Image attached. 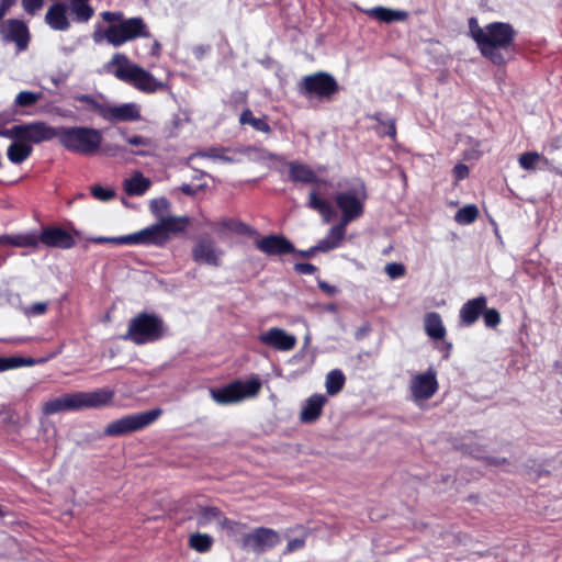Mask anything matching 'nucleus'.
<instances>
[{"label": "nucleus", "instance_id": "f03ea898", "mask_svg": "<svg viewBox=\"0 0 562 562\" xmlns=\"http://www.w3.org/2000/svg\"><path fill=\"white\" fill-rule=\"evenodd\" d=\"M103 69L144 93H155L167 88L165 82L156 79L149 71L134 64L122 53L114 54L111 60L103 66Z\"/></svg>", "mask_w": 562, "mask_h": 562}, {"label": "nucleus", "instance_id": "0eeeda50", "mask_svg": "<svg viewBox=\"0 0 562 562\" xmlns=\"http://www.w3.org/2000/svg\"><path fill=\"white\" fill-rule=\"evenodd\" d=\"M161 414L162 411L160 408H155L139 414L124 416L108 424L104 428V434L106 436L116 437L137 431L154 423Z\"/></svg>", "mask_w": 562, "mask_h": 562}, {"label": "nucleus", "instance_id": "a878e982", "mask_svg": "<svg viewBox=\"0 0 562 562\" xmlns=\"http://www.w3.org/2000/svg\"><path fill=\"white\" fill-rule=\"evenodd\" d=\"M151 181L144 177L142 172L135 171L123 182L124 191L128 195H143L150 187Z\"/></svg>", "mask_w": 562, "mask_h": 562}, {"label": "nucleus", "instance_id": "6e6d98bb", "mask_svg": "<svg viewBox=\"0 0 562 562\" xmlns=\"http://www.w3.org/2000/svg\"><path fill=\"white\" fill-rule=\"evenodd\" d=\"M452 173L456 181L463 180L469 176V167L464 164H458L454 166Z\"/></svg>", "mask_w": 562, "mask_h": 562}, {"label": "nucleus", "instance_id": "8fccbe9b", "mask_svg": "<svg viewBox=\"0 0 562 562\" xmlns=\"http://www.w3.org/2000/svg\"><path fill=\"white\" fill-rule=\"evenodd\" d=\"M217 527L222 530H225L228 536H234L239 531V528L241 527L240 524L227 519L224 515L220 519Z\"/></svg>", "mask_w": 562, "mask_h": 562}, {"label": "nucleus", "instance_id": "f704fd0d", "mask_svg": "<svg viewBox=\"0 0 562 562\" xmlns=\"http://www.w3.org/2000/svg\"><path fill=\"white\" fill-rule=\"evenodd\" d=\"M213 228L218 234H222L226 231L234 232L237 234H246L249 232V227L246 224H244L243 222H239L237 220L228 218V217H225V218L220 220L218 222H215L213 224Z\"/></svg>", "mask_w": 562, "mask_h": 562}, {"label": "nucleus", "instance_id": "5701e85b", "mask_svg": "<svg viewBox=\"0 0 562 562\" xmlns=\"http://www.w3.org/2000/svg\"><path fill=\"white\" fill-rule=\"evenodd\" d=\"M485 307L486 297L483 295L469 300L460 310L461 322L467 326L474 324Z\"/></svg>", "mask_w": 562, "mask_h": 562}, {"label": "nucleus", "instance_id": "9b49d317", "mask_svg": "<svg viewBox=\"0 0 562 562\" xmlns=\"http://www.w3.org/2000/svg\"><path fill=\"white\" fill-rule=\"evenodd\" d=\"M191 256L198 265L220 267L224 257V250L216 245L214 239L200 237L192 247Z\"/></svg>", "mask_w": 562, "mask_h": 562}, {"label": "nucleus", "instance_id": "79ce46f5", "mask_svg": "<svg viewBox=\"0 0 562 562\" xmlns=\"http://www.w3.org/2000/svg\"><path fill=\"white\" fill-rule=\"evenodd\" d=\"M479 215V210L475 205L469 204L460 209L456 215L454 220L457 223L461 225H469L473 223Z\"/></svg>", "mask_w": 562, "mask_h": 562}, {"label": "nucleus", "instance_id": "473e14b6", "mask_svg": "<svg viewBox=\"0 0 562 562\" xmlns=\"http://www.w3.org/2000/svg\"><path fill=\"white\" fill-rule=\"evenodd\" d=\"M189 217L187 216H166L161 217L159 221L160 226L164 227L165 233L167 236L170 237V234H177L186 231L187 226L189 225Z\"/></svg>", "mask_w": 562, "mask_h": 562}, {"label": "nucleus", "instance_id": "9d476101", "mask_svg": "<svg viewBox=\"0 0 562 562\" xmlns=\"http://www.w3.org/2000/svg\"><path fill=\"white\" fill-rule=\"evenodd\" d=\"M409 392L415 403L427 401L438 391L437 371L428 368L422 373H414L409 380Z\"/></svg>", "mask_w": 562, "mask_h": 562}, {"label": "nucleus", "instance_id": "680f3d73", "mask_svg": "<svg viewBox=\"0 0 562 562\" xmlns=\"http://www.w3.org/2000/svg\"><path fill=\"white\" fill-rule=\"evenodd\" d=\"M14 369L13 357L2 358L0 357V372Z\"/></svg>", "mask_w": 562, "mask_h": 562}, {"label": "nucleus", "instance_id": "864d4df0", "mask_svg": "<svg viewBox=\"0 0 562 562\" xmlns=\"http://www.w3.org/2000/svg\"><path fill=\"white\" fill-rule=\"evenodd\" d=\"M21 135H22V124L14 125L11 128L0 131V136L13 139L14 142L21 140Z\"/></svg>", "mask_w": 562, "mask_h": 562}, {"label": "nucleus", "instance_id": "c756f323", "mask_svg": "<svg viewBox=\"0 0 562 562\" xmlns=\"http://www.w3.org/2000/svg\"><path fill=\"white\" fill-rule=\"evenodd\" d=\"M424 327L426 334L432 339L440 340L446 336V328L438 313L431 312L426 314L424 317Z\"/></svg>", "mask_w": 562, "mask_h": 562}, {"label": "nucleus", "instance_id": "423d86ee", "mask_svg": "<svg viewBox=\"0 0 562 562\" xmlns=\"http://www.w3.org/2000/svg\"><path fill=\"white\" fill-rule=\"evenodd\" d=\"M165 326L160 317L155 314L140 313L128 323V328L123 339L136 345H145L156 341L164 336Z\"/></svg>", "mask_w": 562, "mask_h": 562}, {"label": "nucleus", "instance_id": "f3484780", "mask_svg": "<svg viewBox=\"0 0 562 562\" xmlns=\"http://www.w3.org/2000/svg\"><path fill=\"white\" fill-rule=\"evenodd\" d=\"M0 32L7 42L15 43L19 50L27 47L30 34L27 26L20 20L10 19L0 26Z\"/></svg>", "mask_w": 562, "mask_h": 562}, {"label": "nucleus", "instance_id": "37998d69", "mask_svg": "<svg viewBox=\"0 0 562 562\" xmlns=\"http://www.w3.org/2000/svg\"><path fill=\"white\" fill-rule=\"evenodd\" d=\"M43 97L42 92L33 91H21L15 98V104L18 106H31L35 104Z\"/></svg>", "mask_w": 562, "mask_h": 562}, {"label": "nucleus", "instance_id": "cd10ccee", "mask_svg": "<svg viewBox=\"0 0 562 562\" xmlns=\"http://www.w3.org/2000/svg\"><path fill=\"white\" fill-rule=\"evenodd\" d=\"M518 162L520 167L528 171L536 169H551L550 161L537 151H527L519 156Z\"/></svg>", "mask_w": 562, "mask_h": 562}, {"label": "nucleus", "instance_id": "49530a36", "mask_svg": "<svg viewBox=\"0 0 562 562\" xmlns=\"http://www.w3.org/2000/svg\"><path fill=\"white\" fill-rule=\"evenodd\" d=\"M48 310L47 302H36L23 308V314L26 317H34L44 315Z\"/></svg>", "mask_w": 562, "mask_h": 562}, {"label": "nucleus", "instance_id": "c85d7f7f", "mask_svg": "<svg viewBox=\"0 0 562 562\" xmlns=\"http://www.w3.org/2000/svg\"><path fill=\"white\" fill-rule=\"evenodd\" d=\"M346 226L347 225L339 223L331 227L328 235L317 244L318 250L326 252L337 248L345 237Z\"/></svg>", "mask_w": 562, "mask_h": 562}, {"label": "nucleus", "instance_id": "a18cd8bd", "mask_svg": "<svg viewBox=\"0 0 562 562\" xmlns=\"http://www.w3.org/2000/svg\"><path fill=\"white\" fill-rule=\"evenodd\" d=\"M90 192L94 199L102 202H108L115 196L114 190L111 188H104L100 184L92 186Z\"/></svg>", "mask_w": 562, "mask_h": 562}, {"label": "nucleus", "instance_id": "4be33fe9", "mask_svg": "<svg viewBox=\"0 0 562 562\" xmlns=\"http://www.w3.org/2000/svg\"><path fill=\"white\" fill-rule=\"evenodd\" d=\"M327 398L323 394H313L303 404L300 419L302 423L311 424L319 418Z\"/></svg>", "mask_w": 562, "mask_h": 562}, {"label": "nucleus", "instance_id": "774afa93", "mask_svg": "<svg viewBox=\"0 0 562 562\" xmlns=\"http://www.w3.org/2000/svg\"><path fill=\"white\" fill-rule=\"evenodd\" d=\"M387 135H390L392 138L395 137V125L393 122H391V124L389 125V130H387Z\"/></svg>", "mask_w": 562, "mask_h": 562}, {"label": "nucleus", "instance_id": "e433bc0d", "mask_svg": "<svg viewBox=\"0 0 562 562\" xmlns=\"http://www.w3.org/2000/svg\"><path fill=\"white\" fill-rule=\"evenodd\" d=\"M120 134L122 135V137L125 139V142L128 145L140 148L137 150H131L132 154L138 155V156H147L148 155V150H146L144 148H148L151 146V142L149 138L140 136V135L130 136L126 134V132L124 130H120Z\"/></svg>", "mask_w": 562, "mask_h": 562}, {"label": "nucleus", "instance_id": "09e8293b", "mask_svg": "<svg viewBox=\"0 0 562 562\" xmlns=\"http://www.w3.org/2000/svg\"><path fill=\"white\" fill-rule=\"evenodd\" d=\"M169 209V202L165 198L155 199L150 202L151 212L159 218L165 217L164 214Z\"/></svg>", "mask_w": 562, "mask_h": 562}, {"label": "nucleus", "instance_id": "20e7f679", "mask_svg": "<svg viewBox=\"0 0 562 562\" xmlns=\"http://www.w3.org/2000/svg\"><path fill=\"white\" fill-rule=\"evenodd\" d=\"M113 398L114 391L110 389L64 393L60 396L46 401L42 406V413L49 416L70 411L101 408L108 406Z\"/></svg>", "mask_w": 562, "mask_h": 562}, {"label": "nucleus", "instance_id": "2eb2a0df", "mask_svg": "<svg viewBox=\"0 0 562 562\" xmlns=\"http://www.w3.org/2000/svg\"><path fill=\"white\" fill-rule=\"evenodd\" d=\"M58 137V128L48 125L46 122L37 121L22 124L21 140L26 144H38Z\"/></svg>", "mask_w": 562, "mask_h": 562}, {"label": "nucleus", "instance_id": "b1692460", "mask_svg": "<svg viewBox=\"0 0 562 562\" xmlns=\"http://www.w3.org/2000/svg\"><path fill=\"white\" fill-rule=\"evenodd\" d=\"M289 166V177L294 182L302 183H325V181L318 180L314 170L304 164L297 161H290Z\"/></svg>", "mask_w": 562, "mask_h": 562}, {"label": "nucleus", "instance_id": "ddd939ff", "mask_svg": "<svg viewBox=\"0 0 562 562\" xmlns=\"http://www.w3.org/2000/svg\"><path fill=\"white\" fill-rule=\"evenodd\" d=\"M280 542V536L270 528L259 527L243 538V547L255 552H265Z\"/></svg>", "mask_w": 562, "mask_h": 562}, {"label": "nucleus", "instance_id": "7ed1b4c3", "mask_svg": "<svg viewBox=\"0 0 562 562\" xmlns=\"http://www.w3.org/2000/svg\"><path fill=\"white\" fill-rule=\"evenodd\" d=\"M102 19L109 23L103 34L95 32L93 34L94 42L102 38L114 47L122 46L126 42H131L137 37H149L148 27L145 21L139 18L125 19L120 11H104L101 13Z\"/></svg>", "mask_w": 562, "mask_h": 562}, {"label": "nucleus", "instance_id": "58836bf2", "mask_svg": "<svg viewBox=\"0 0 562 562\" xmlns=\"http://www.w3.org/2000/svg\"><path fill=\"white\" fill-rule=\"evenodd\" d=\"M239 122L241 124H249L251 125L256 131L262 132V133H270L271 128L269 124L266 122L265 119L261 117H255L252 115V112L250 110H245L240 114Z\"/></svg>", "mask_w": 562, "mask_h": 562}, {"label": "nucleus", "instance_id": "72a5a7b5", "mask_svg": "<svg viewBox=\"0 0 562 562\" xmlns=\"http://www.w3.org/2000/svg\"><path fill=\"white\" fill-rule=\"evenodd\" d=\"M307 205L317 211L323 216L325 223L331 220L334 214L331 205L327 201L319 199L315 191L310 193Z\"/></svg>", "mask_w": 562, "mask_h": 562}, {"label": "nucleus", "instance_id": "6ab92c4d", "mask_svg": "<svg viewBox=\"0 0 562 562\" xmlns=\"http://www.w3.org/2000/svg\"><path fill=\"white\" fill-rule=\"evenodd\" d=\"M105 121L116 122H134L140 120V108L136 103H124L120 105H106L103 112Z\"/></svg>", "mask_w": 562, "mask_h": 562}, {"label": "nucleus", "instance_id": "4d7b16f0", "mask_svg": "<svg viewBox=\"0 0 562 562\" xmlns=\"http://www.w3.org/2000/svg\"><path fill=\"white\" fill-rule=\"evenodd\" d=\"M103 151L110 157H119L123 155L126 149L120 145L109 144L103 148Z\"/></svg>", "mask_w": 562, "mask_h": 562}, {"label": "nucleus", "instance_id": "4468645a", "mask_svg": "<svg viewBox=\"0 0 562 562\" xmlns=\"http://www.w3.org/2000/svg\"><path fill=\"white\" fill-rule=\"evenodd\" d=\"M168 240L169 236L166 235L164 227L158 222L136 233L125 235L123 241H126V245L164 246Z\"/></svg>", "mask_w": 562, "mask_h": 562}, {"label": "nucleus", "instance_id": "ea45409f", "mask_svg": "<svg viewBox=\"0 0 562 562\" xmlns=\"http://www.w3.org/2000/svg\"><path fill=\"white\" fill-rule=\"evenodd\" d=\"M345 384V376L340 370H333L326 376V391L335 395L341 391Z\"/></svg>", "mask_w": 562, "mask_h": 562}, {"label": "nucleus", "instance_id": "13d9d810", "mask_svg": "<svg viewBox=\"0 0 562 562\" xmlns=\"http://www.w3.org/2000/svg\"><path fill=\"white\" fill-rule=\"evenodd\" d=\"M125 239V236H119V237H98L94 238V243L102 244V243H110L115 245H126V241H123Z\"/></svg>", "mask_w": 562, "mask_h": 562}, {"label": "nucleus", "instance_id": "f257e3e1", "mask_svg": "<svg viewBox=\"0 0 562 562\" xmlns=\"http://www.w3.org/2000/svg\"><path fill=\"white\" fill-rule=\"evenodd\" d=\"M469 32L483 57L495 65H504L514 50L516 31L509 23L492 22L480 26L475 18L469 20Z\"/></svg>", "mask_w": 562, "mask_h": 562}, {"label": "nucleus", "instance_id": "f8f14e48", "mask_svg": "<svg viewBox=\"0 0 562 562\" xmlns=\"http://www.w3.org/2000/svg\"><path fill=\"white\" fill-rule=\"evenodd\" d=\"M338 89L335 78L325 72H317L303 78L301 90L305 94H315L319 98L329 97Z\"/></svg>", "mask_w": 562, "mask_h": 562}, {"label": "nucleus", "instance_id": "dca6fc26", "mask_svg": "<svg viewBox=\"0 0 562 562\" xmlns=\"http://www.w3.org/2000/svg\"><path fill=\"white\" fill-rule=\"evenodd\" d=\"M259 340L276 350L290 351L296 345V337L279 327H272L259 335Z\"/></svg>", "mask_w": 562, "mask_h": 562}, {"label": "nucleus", "instance_id": "6e6552de", "mask_svg": "<svg viewBox=\"0 0 562 562\" xmlns=\"http://www.w3.org/2000/svg\"><path fill=\"white\" fill-rule=\"evenodd\" d=\"M261 383L258 379L246 382L235 381L222 389H211V397L218 404L226 405L237 403L247 397H254L260 391Z\"/></svg>", "mask_w": 562, "mask_h": 562}, {"label": "nucleus", "instance_id": "69168bd1", "mask_svg": "<svg viewBox=\"0 0 562 562\" xmlns=\"http://www.w3.org/2000/svg\"><path fill=\"white\" fill-rule=\"evenodd\" d=\"M317 251H319V250H318L317 245H316V246L310 248L308 250L301 251L300 255L303 256V257H310V256L314 255Z\"/></svg>", "mask_w": 562, "mask_h": 562}, {"label": "nucleus", "instance_id": "bb28decb", "mask_svg": "<svg viewBox=\"0 0 562 562\" xmlns=\"http://www.w3.org/2000/svg\"><path fill=\"white\" fill-rule=\"evenodd\" d=\"M366 13L381 22L392 23L395 21H405L408 13L404 10H393L385 7H375L366 11Z\"/></svg>", "mask_w": 562, "mask_h": 562}, {"label": "nucleus", "instance_id": "e2e57ef3", "mask_svg": "<svg viewBox=\"0 0 562 562\" xmlns=\"http://www.w3.org/2000/svg\"><path fill=\"white\" fill-rule=\"evenodd\" d=\"M15 2V0H1L0 3V20L4 16L9 8Z\"/></svg>", "mask_w": 562, "mask_h": 562}, {"label": "nucleus", "instance_id": "338daca9", "mask_svg": "<svg viewBox=\"0 0 562 562\" xmlns=\"http://www.w3.org/2000/svg\"><path fill=\"white\" fill-rule=\"evenodd\" d=\"M180 189L187 195H193L195 193L194 190L191 188V186L186 184V183L182 184Z\"/></svg>", "mask_w": 562, "mask_h": 562}, {"label": "nucleus", "instance_id": "a211bd4d", "mask_svg": "<svg viewBox=\"0 0 562 562\" xmlns=\"http://www.w3.org/2000/svg\"><path fill=\"white\" fill-rule=\"evenodd\" d=\"M46 247L69 249L76 245L75 238L60 227H46L38 235V244Z\"/></svg>", "mask_w": 562, "mask_h": 562}, {"label": "nucleus", "instance_id": "c9c22d12", "mask_svg": "<svg viewBox=\"0 0 562 562\" xmlns=\"http://www.w3.org/2000/svg\"><path fill=\"white\" fill-rule=\"evenodd\" d=\"M223 513L216 507H202L196 514V524L199 527L205 528L211 524L217 526Z\"/></svg>", "mask_w": 562, "mask_h": 562}, {"label": "nucleus", "instance_id": "de8ad7c7", "mask_svg": "<svg viewBox=\"0 0 562 562\" xmlns=\"http://www.w3.org/2000/svg\"><path fill=\"white\" fill-rule=\"evenodd\" d=\"M57 353H58V351L52 353L50 356H48L46 358H41V359L13 357L14 368H20V367H24V366L25 367H31V366H34L36 363H44L47 360H49L53 357H55Z\"/></svg>", "mask_w": 562, "mask_h": 562}, {"label": "nucleus", "instance_id": "2f4dec72", "mask_svg": "<svg viewBox=\"0 0 562 562\" xmlns=\"http://www.w3.org/2000/svg\"><path fill=\"white\" fill-rule=\"evenodd\" d=\"M3 245H11L14 247H38V235L35 233L3 235Z\"/></svg>", "mask_w": 562, "mask_h": 562}, {"label": "nucleus", "instance_id": "c03bdc74", "mask_svg": "<svg viewBox=\"0 0 562 562\" xmlns=\"http://www.w3.org/2000/svg\"><path fill=\"white\" fill-rule=\"evenodd\" d=\"M76 100L78 102L86 104L88 110L93 111L97 114H99L101 117H103V114H104L103 112L105 111V108H106L105 104H101L100 102H98L95 99H93L91 95H88V94L77 95Z\"/></svg>", "mask_w": 562, "mask_h": 562}, {"label": "nucleus", "instance_id": "5fc2aeb1", "mask_svg": "<svg viewBox=\"0 0 562 562\" xmlns=\"http://www.w3.org/2000/svg\"><path fill=\"white\" fill-rule=\"evenodd\" d=\"M43 4V0H22L24 10L30 14H34L36 11L41 10Z\"/></svg>", "mask_w": 562, "mask_h": 562}, {"label": "nucleus", "instance_id": "3c124183", "mask_svg": "<svg viewBox=\"0 0 562 562\" xmlns=\"http://www.w3.org/2000/svg\"><path fill=\"white\" fill-rule=\"evenodd\" d=\"M484 323L488 327H495L501 323V315L495 308H486L483 311Z\"/></svg>", "mask_w": 562, "mask_h": 562}, {"label": "nucleus", "instance_id": "39448f33", "mask_svg": "<svg viewBox=\"0 0 562 562\" xmlns=\"http://www.w3.org/2000/svg\"><path fill=\"white\" fill-rule=\"evenodd\" d=\"M57 138L66 149L83 155L94 154L102 143L99 130L85 126L59 127Z\"/></svg>", "mask_w": 562, "mask_h": 562}, {"label": "nucleus", "instance_id": "bf43d9fd", "mask_svg": "<svg viewBox=\"0 0 562 562\" xmlns=\"http://www.w3.org/2000/svg\"><path fill=\"white\" fill-rule=\"evenodd\" d=\"M304 544H305V540L303 538L292 539L286 544V552L290 553L295 550H299V549L303 548Z\"/></svg>", "mask_w": 562, "mask_h": 562}, {"label": "nucleus", "instance_id": "7c9ffc66", "mask_svg": "<svg viewBox=\"0 0 562 562\" xmlns=\"http://www.w3.org/2000/svg\"><path fill=\"white\" fill-rule=\"evenodd\" d=\"M32 146L23 140L13 142L7 150L8 159L15 165L22 164L32 154Z\"/></svg>", "mask_w": 562, "mask_h": 562}, {"label": "nucleus", "instance_id": "4c0bfd02", "mask_svg": "<svg viewBox=\"0 0 562 562\" xmlns=\"http://www.w3.org/2000/svg\"><path fill=\"white\" fill-rule=\"evenodd\" d=\"M71 14L77 22H88L93 15V8L88 4V1H72L71 2Z\"/></svg>", "mask_w": 562, "mask_h": 562}, {"label": "nucleus", "instance_id": "393cba45", "mask_svg": "<svg viewBox=\"0 0 562 562\" xmlns=\"http://www.w3.org/2000/svg\"><path fill=\"white\" fill-rule=\"evenodd\" d=\"M66 11L65 4L54 3L45 15L46 23L54 30L66 31L69 27Z\"/></svg>", "mask_w": 562, "mask_h": 562}, {"label": "nucleus", "instance_id": "052dcab7", "mask_svg": "<svg viewBox=\"0 0 562 562\" xmlns=\"http://www.w3.org/2000/svg\"><path fill=\"white\" fill-rule=\"evenodd\" d=\"M295 270L301 273L311 274L315 272L316 268L311 263H297L295 265Z\"/></svg>", "mask_w": 562, "mask_h": 562}, {"label": "nucleus", "instance_id": "1a4fd4ad", "mask_svg": "<svg viewBox=\"0 0 562 562\" xmlns=\"http://www.w3.org/2000/svg\"><path fill=\"white\" fill-rule=\"evenodd\" d=\"M367 193L363 186L336 193L335 202L341 211L340 223L348 225L363 214Z\"/></svg>", "mask_w": 562, "mask_h": 562}, {"label": "nucleus", "instance_id": "0e129e2a", "mask_svg": "<svg viewBox=\"0 0 562 562\" xmlns=\"http://www.w3.org/2000/svg\"><path fill=\"white\" fill-rule=\"evenodd\" d=\"M318 284H319V288L322 290H324L325 292H327L328 294H335L336 293V288L335 286L329 285L326 282H319Z\"/></svg>", "mask_w": 562, "mask_h": 562}, {"label": "nucleus", "instance_id": "a19ab883", "mask_svg": "<svg viewBox=\"0 0 562 562\" xmlns=\"http://www.w3.org/2000/svg\"><path fill=\"white\" fill-rule=\"evenodd\" d=\"M213 538L206 533H193L190 536L189 544L198 552H206L211 549Z\"/></svg>", "mask_w": 562, "mask_h": 562}, {"label": "nucleus", "instance_id": "603ef678", "mask_svg": "<svg viewBox=\"0 0 562 562\" xmlns=\"http://www.w3.org/2000/svg\"><path fill=\"white\" fill-rule=\"evenodd\" d=\"M385 272L391 279H397L405 274V267L398 262H390L385 266Z\"/></svg>", "mask_w": 562, "mask_h": 562}, {"label": "nucleus", "instance_id": "412c9836", "mask_svg": "<svg viewBox=\"0 0 562 562\" xmlns=\"http://www.w3.org/2000/svg\"><path fill=\"white\" fill-rule=\"evenodd\" d=\"M258 150L251 147H245L239 149H222V148H210L200 155L202 157L217 159L223 162H238L240 159L237 156H248L251 157L252 154H257Z\"/></svg>", "mask_w": 562, "mask_h": 562}, {"label": "nucleus", "instance_id": "aec40b11", "mask_svg": "<svg viewBox=\"0 0 562 562\" xmlns=\"http://www.w3.org/2000/svg\"><path fill=\"white\" fill-rule=\"evenodd\" d=\"M257 248L269 256H281L294 251L293 244L283 236L269 235L256 240Z\"/></svg>", "mask_w": 562, "mask_h": 562}]
</instances>
